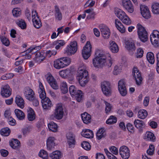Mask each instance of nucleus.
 Wrapping results in <instances>:
<instances>
[{
	"mask_svg": "<svg viewBox=\"0 0 159 159\" xmlns=\"http://www.w3.org/2000/svg\"><path fill=\"white\" fill-rule=\"evenodd\" d=\"M39 155L43 159H47L48 157L47 152L43 149L40 151L39 153Z\"/></svg>",
	"mask_w": 159,
	"mask_h": 159,
	"instance_id": "49",
	"label": "nucleus"
},
{
	"mask_svg": "<svg viewBox=\"0 0 159 159\" xmlns=\"http://www.w3.org/2000/svg\"><path fill=\"white\" fill-rule=\"evenodd\" d=\"M125 84V82L124 79H121L119 80L118 82V89H126Z\"/></svg>",
	"mask_w": 159,
	"mask_h": 159,
	"instance_id": "50",
	"label": "nucleus"
},
{
	"mask_svg": "<svg viewBox=\"0 0 159 159\" xmlns=\"http://www.w3.org/2000/svg\"><path fill=\"white\" fill-rule=\"evenodd\" d=\"M152 11L155 14H159V3H154L152 5Z\"/></svg>",
	"mask_w": 159,
	"mask_h": 159,
	"instance_id": "40",
	"label": "nucleus"
},
{
	"mask_svg": "<svg viewBox=\"0 0 159 159\" xmlns=\"http://www.w3.org/2000/svg\"><path fill=\"white\" fill-rule=\"evenodd\" d=\"M67 144L69 148H74L75 145V140H74L71 141H67Z\"/></svg>",
	"mask_w": 159,
	"mask_h": 159,
	"instance_id": "63",
	"label": "nucleus"
},
{
	"mask_svg": "<svg viewBox=\"0 0 159 159\" xmlns=\"http://www.w3.org/2000/svg\"><path fill=\"white\" fill-rule=\"evenodd\" d=\"M77 79L82 86H84L89 80L88 71L86 70L85 67L82 65L78 69Z\"/></svg>",
	"mask_w": 159,
	"mask_h": 159,
	"instance_id": "2",
	"label": "nucleus"
},
{
	"mask_svg": "<svg viewBox=\"0 0 159 159\" xmlns=\"http://www.w3.org/2000/svg\"><path fill=\"white\" fill-rule=\"evenodd\" d=\"M57 53V51L55 50L52 51L48 50L45 53H44L45 57L47 56L48 57H50L52 55H55Z\"/></svg>",
	"mask_w": 159,
	"mask_h": 159,
	"instance_id": "58",
	"label": "nucleus"
},
{
	"mask_svg": "<svg viewBox=\"0 0 159 159\" xmlns=\"http://www.w3.org/2000/svg\"><path fill=\"white\" fill-rule=\"evenodd\" d=\"M92 46L89 41H87L82 50V56L84 59H87L90 56Z\"/></svg>",
	"mask_w": 159,
	"mask_h": 159,
	"instance_id": "7",
	"label": "nucleus"
},
{
	"mask_svg": "<svg viewBox=\"0 0 159 159\" xmlns=\"http://www.w3.org/2000/svg\"><path fill=\"white\" fill-rule=\"evenodd\" d=\"M116 121L117 119L116 117L111 116L107 120L106 123L107 124L111 125L116 123Z\"/></svg>",
	"mask_w": 159,
	"mask_h": 159,
	"instance_id": "47",
	"label": "nucleus"
},
{
	"mask_svg": "<svg viewBox=\"0 0 159 159\" xmlns=\"http://www.w3.org/2000/svg\"><path fill=\"white\" fill-rule=\"evenodd\" d=\"M95 3V2L93 0H88L85 3L84 7L85 8L88 7H91L93 6Z\"/></svg>",
	"mask_w": 159,
	"mask_h": 159,
	"instance_id": "56",
	"label": "nucleus"
},
{
	"mask_svg": "<svg viewBox=\"0 0 159 159\" xmlns=\"http://www.w3.org/2000/svg\"><path fill=\"white\" fill-rule=\"evenodd\" d=\"M24 93L26 98L29 100H31L34 96V92L29 87H27L25 89Z\"/></svg>",
	"mask_w": 159,
	"mask_h": 159,
	"instance_id": "17",
	"label": "nucleus"
},
{
	"mask_svg": "<svg viewBox=\"0 0 159 159\" xmlns=\"http://www.w3.org/2000/svg\"><path fill=\"white\" fill-rule=\"evenodd\" d=\"M77 43L75 41L71 42L70 46L67 47L65 53L69 55L73 54L77 50Z\"/></svg>",
	"mask_w": 159,
	"mask_h": 159,
	"instance_id": "11",
	"label": "nucleus"
},
{
	"mask_svg": "<svg viewBox=\"0 0 159 159\" xmlns=\"http://www.w3.org/2000/svg\"><path fill=\"white\" fill-rule=\"evenodd\" d=\"M147 58L148 61L151 64H153L155 62V59L153 53L148 52L147 54Z\"/></svg>",
	"mask_w": 159,
	"mask_h": 159,
	"instance_id": "41",
	"label": "nucleus"
},
{
	"mask_svg": "<svg viewBox=\"0 0 159 159\" xmlns=\"http://www.w3.org/2000/svg\"><path fill=\"white\" fill-rule=\"evenodd\" d=\"M1 40L4 45L6 46H8L10 45V42L9 39L4 36L0 37Z\"/></svg>",
	"mask_w": 159,
	"mask_h": 159,
	"instance_id": "54",
	"label": "nucleus"
},
{
	"mask_svg": "<svg viewBox=\"0 0 159 159\" xmlns=\"http://www.w3.org/2000/svg\"><path fill=\"white\" fill-rule=\"evenodd\" d=\"M71 59L67 57L61 58L54 62V66L57 69H60L69 65L70 63Z\"/></svg>",
	"mask_w": 159,
	"mask_h": 159,
	"instance_id": "3",
	"label": "nucleus"
},
{
	"mask_svg": "<svg viewBox=\"0 0 159 159\" xmlns=\"http://www.w3.org/2000/svg\"><path fill=\"white\" fill-rule=\"evenodd\" d=\"M147 153L149 155H152L154 153V147L153 145H150L149 148L147 150Z\"/></svg>",
	"mask_w": 159,
	"mask_h": 159,
	"instance_id": "55",
	"label": "nucleus"
},
{
	"mask_svg": "<svg viewBox=\"0 0 159 159\" xmlns=\"http://www.w3.org/2000/svg\"><path fill=\"white\" fill-rule=\"evenodd\" d=\"M128 131L130 132H133L134 130V128L133 125L130 123H128L126 125Z\"/></svg>",
	"mask_w": 159,
	"mask_h": 159,
	"instance_id": "64",
	"label": "nucleus"
},
{
	"mask_svg": "<svg viewBox=\"0 0 159 159\" xmlns=\"http://www.w3.org/2000/svg\"><path fill=\"white\" fill-rule=\"evenodd\" d=\"M15 113L16 117L19 120H21L25 118V115L21 110L18 109H16L15 110Z\"/></svg>",
	"mask_w": 159,
	"mask_h": 159,
	"instance_id": "35",
	"label": "nucleus"
},
{
	"mask_svg": "<svg viewBox=\"0 0 159 159\" xmlns=\"http://www.w3.org/2000/svg\"><path fill=\"white\" fill-rule=\"evenodd\" d=\"M55 15L57 19L59 20H60L62 19V15L61 12L60 11L58 7L55 6Z\"/></svg>",
	"mask_w": 159,
	"mask_h": 159,
	"instance_id": "44",
	"label": "nucleus"
},
{
	"mask_svg": "<svg viewBox=\"0 0 159 159\" xmlns=\"http://www.w3.org/2000/svg\"><path fill=\"white\" fill-rule=\"evenodd\" d=\"M40 48V47L39 46H37L34 48H30L26 51L21 52L20 53V55L21 56H25L27 54L29 53H34L39 49Z\"/></svg>",
	"mask_w": 159,
	"mask_h": 159,
	"instance_id": "23",
	"label": "nucleus"
},
{
	"mask_svg": "<svg viewBox=\"0 0 159 159\" xmlns=\"http://www.w3.org/2000/svg\"><path fill=\"white\" fill-rule=\"evenodd\" d=\"M109 49L113 53H116L119 51V48L117 44L114 41L110 42Z\"/></svg>",
	"mask_w": 159,
	"mask_h": 159,
	"instance_id": "29",
	"label": "nucleus"
},
{
	"mask_svg": "<svg viewBox=\"0 0 159 159\" xmlns=\"http://www.w3.org/2000/svg\"><path fill=\"white\" fill-rule=\"evenodd\" d=\"M46 76L47 81L53 89H58L59 86L57 82L51 74H48Z\"/></svg>",
	"mask_w": 159,
	"mask_h": 159,
	"instance_id": "13",
	"label": "nucleus"
},
{
	"mask_svg": "<svg viewBox=\"0 0 159 159\" xmlns=\"http://www.w3.org/2000/svg\"><path fill=\"white\" fill-rule=\"evenodd\" d=\"M32 130V127L30 126L22 129V132L23 136L25 137L27 134L30 133Z\"/></svg>",
	"mask_w": 159,
	"mask_h": 159,
	"instance_id": "46",
	"label": "nucleus"
},
{
	"mask_svg": "<svg viewBox=\"0 0 159 159\" xmlns=\"http://www.w3.org/2000/svg\"><path fill=\"white\" fill-rule=\"evenodd\" d=\"M15 102L17 106L21 108H23L24 107V101L20 96H17L16 98Z\"/></svg>",
	"mask_w": 159,
	"mask_h": 159,
	"instance_id": "26",
	"label": "nucleus"
},
{
	"mask_svg": "<svg viewBox=\"0 0 159 159\" xmlns=\"http://www.w3.org/2000/svg\"><path fill=\"white\" fill-rule=\"evenodd\" d=\"M81 118L84 123L88 124L91 122V116L86 112L81 114Z\"/></svg>",
	"mask_w": 159,
	"mask_h": 159,
	"instance_id": "27",
	"label": "nucleus"
},
{
	"mask_svg": "<svg viewBox=\"0 0 159 159\" xmlns=\"http://www.w3.org/2000/svg\"><path fill=\"white\" fill-rule=\"evenodd\" d=\"M16 25L22 29L26 28V24L25 21L23 19H18L15 21Z\"/></svg>",
	"mask_w": 159,
	"mask_h": 159,
	"instance_id": "34",
	"label": "nucleus"
},
{
	"mask_svg": "<svg viewBox=\"0 0 159 159\" xmlns=\"http://www.w3.org/2000/svg\"><path fill=\"white\" fill-rule=\"evenodd\" d=\"M30 101L32 102L33 105L35 107H37L39 105V102L38 99L34 96L31 100H29Z\"/></svg>",
	"mask_w": 159,
	"mask_h": 159,
	"instance_id": "62",
	"label": "nucleus"
},
{
	"mask_svg": "<svg viewBox=\"0 0 159 159\" xmlns=\"http://www.w3.org/2000/svg\"><path fill=\"white\" fill-rule=\"evenodd\" d=\"M133 74L136 80V84L139 85L141 84L142 81V78L141 74L139 71L137 67H134L133 69Z\"/></svg>",
	"mask_w": 159,
	"mask_h": 159,
	"instance_id": "14",
	"label": "nucleus"
},
{
	"mask_svg": "<svg viewBox=\"0 0 159 159\" xmlns=\"http://www.w3.org/2000/svg\"><path fill=\"white\" fill-rule=\"evenodd\" d=\"M69 91L71 95L74 96L78 102L81 101L83 97L81 90L78 89L74 86L71 85L69 87Z\"/></svg>",
	"mask_w": 159,
	"mask_h": 159,
	"instance_id": "6",
	"label": "nucleus"
},
{
	"mask_svg": "<svg viewBox=\"0 0 159 159\" xmlns=\"http://www.w3.org/2000/svg\"><path fill=\"white\" fill-rule=\"evenodd\" d=\"M101 34L105 39H107L110 36V32L109 28L106 25L102 24L99 26Z\"/></svg>",
	"mask_w": 159,
	"mask_h": 159,
	"instance_id": "15",
	"label": "nucleus"
},
{
	"mask_svg": "<svg viewBox=\"0 0 159 159\" xmlns=\"http://www.w3.org/2000/svg\"><path fill=\"white\" fill-rule=\"evenodd\" d=\"M82 147L86 150H89L91 149V146L89 142L84 141L81 144Z\"/></svg>",
	"mask_w": 159,
	"mask_h": 159,
	"instance_id": "52",
	"label": "nucleus"
},
{
	"mask_svg": "<svg viewBox=\"0 0 159 159\" xmlns=\"http://www.w3.org/2000/svg\"><path fill=\"white\" fill-rule=\"evenodd\" d=\"M49 157L51 159H60L62 157V155L60 151L57 150L50 154Z\"/></svg>",
	"mask_w": 159,
	"mask_h": 159,
	"instance_id": "31",
	"label": "nucleus"
},
{
	"mask_svg": "<svg viewBox=\"0 0 159 159\" xmlns=\"http://www.w3.org/2000/svg\"><path fill=\"white\" fill-rule=\"evenodd\" d=\"M143 50L141 48H138L135 53V57L136 58H141L143 57Z\"/></svg>",
	"mask_w": 159,
	"mask_h": 159,
	"instance_id": "48",
	"label": "nucleus"
},
{
	"mask_svg": "<svg viewBox=\"0 0 159 159\" xmlns=\"http://www.w3.org/2000/svg\"><path fill=\"white\" fill-rule=\"evenodd\" d=\"M140 9L141 14L144 18L148 19L150 17V12L147 6L141 5L140 6Z\"/></svg>",
	"mask_w": 159,
	"mask_h": 159,
	"instance_id": "19",
	"label": "nucleus"
},
{
	"mask_svg": "<svg viewBox=\"0 0 159 159\" xmlns=\"http://www.w3.org/2000/svg\"><path fill=\"white\" fill-rule=\"evenodd\" d=\"M102 90L104 95L107 96L111 94V89L110 83L107 81H104L101 83Z\"/></svg>",
	"mask_w": 159,
	"mask_h": 159,
	"instance_id": "10",
	"label": "nucleus"
},
{
	"mask_svg": "<svg viewBox=\"0 0 159 159\" xmlns=\"http://www.w3.org/2000/svg\"><path fill=\"white\" fill-rule=\"evenodd\" d=\"M67 141H71L75 140V135L71 133H69L66 134Z\"/></svg>",
	"mask_w": 159,
	"mask_h": 159,
	"instance_id": "60",
	"label": "nucleus"
},
{
	"mask_svg": "<svg viewBox=\"0 0 159 159\" xmlns=\"http://www.w3.org/2000/svg\"><path fill=\"white\" fill-rule=\"evenodd\" d=\"M104 103L106 106V113H108L110 111L112 108V106L110 103H108L106 101H104Z\"/></svg>",
	"mask_w": 159,
	"mask_h": 159,
	"instance_id": "57",
	"label": "nucleus"
},
{
	"mask_svg": "<svg viewBox=\"0 0 159 159\" xmlns=\"http://www.w3.org/2000/svg\"><path fill=\"white\" fill-rule=\"evenodd\" d=\"M138 37L141 41L145 42L148 40V34L144 27L138 24L137 26Z\"/></svg>",
	"mask_w": 159,
	"mask_h": 159,
	"instance_id": "4",
	"label": "nucleus"
},
{
	"mask_svg": "<svg viewBox=\"0 0 159 159\" xmlns=\"http://www.w3.org/2000/svg\"><path fill=\"white\" fill-rule=\"evenodd\" d=\"M45 57L44 53L43 52H38L35 55V59L37 62H41L45 59Z\"/></svg>",
	"mask_w": 159,
	"mask_h": 159,
	"instance_id": "25",
	"label": "nucleus"
},
{
	"mask_svg": "<svg viewBox=\"0 0 159 159\" xmlns=\"http://www.w3.org/2000/svg\"><path fill=\"white\" fill-rule=\"evenodd\" d=\"M96 135L97 138L99 140L104 138L106 135L105 129L103 128H101L99 129L98 130Z\"/></svg>",
	"mask_w": 159,
	"mask_h": 159,
	"instance_id": "30",
	"label": "nucleus"
},
{
	"mask_svg": "<svg viewBox=\"0 0 159 159\" xmlns=\"http://www.w3.org/2000/svg\"><path fill=\"white\" fill-rule=\"evenodd\" d=\"M144 139L147 140L154 142L155 140V137L152 133L147 132L145 134Z\"/></svg>",
	"mask_w": 159,
	"mask_h": 159,
	"instance_id": "33",
	"label": "nucleus"
},
{
	"mask_svg": "<svg viewBox=\"0 0 159 159\" xmlns=\"http://www.w3.org/2000/svg\"><path fill=\"white\" fill-rule=\"evenodd\" d=\"M81 135L89 139L92 138L93 136V131L88 129L83 130Z\"/></svg>",
	"mask_w": 159,
	"mask_h": 159,
	"instance_id": "24",
	"label": "nucleus"
},
{
	"mask_svg": "<svg viewBox=\"0 0 159 159\" xmlns=\"http://www.w3.org/2000/svg\"><path fill=\"white\" fill-rule=\"evenodd\" d=\"M148 112L144 110H140L138 112V116L139 118L144 119L148 116Z\"/></svg>",
	"mask_w": 159,
	"mask_h": 159,
	"instance_id": "37",
	"label": "nucleus"
},
{
	"mask_svg": "<svg viewBox=\"0 0 159 159\" xmlns=\"http://www.w3.org/2000/svg\"><path fill=\"white\" fill-rule=\"evenodd\" d=\"M32 17L33 25L37 29L39 28L42 26V23L38 16V13L35 10L32 11Z\"/></svg>",
	"mask_w": 159,
	"mask_h": 159,
	"instance_id": "8",
	"label": "nucleus"
},
{
	"mask_svg": "<svg viewBox=\"0 0 159 159\" xmlns=\"http://www.w3.org/2000/svg\"><path fill=\"white\" fill-rule=\"evenodd\" d=\"M11 132L10 129L7 127L2 129L0 131L1 134L3 136H7Z\"/></svg>",
	"mask_w": 159,
	"mask_h": 159,
	"instance_id": "45",
	"label": "nucleus"
},
{
	"mask_svg": "<svg viewBox=\"0 0 159 159\" xmlns=\"http://www.w3.org/2000/svg\"><path fill=\"white\" fill-rule=\"evenodd\" d=\"M38 93L39 94V96L40 98L43 100V99L47 98L46 97V93L44 90V87L40 82L39 83V88L38 90Z\"/></svg>",
	"mask_w": 159,
	"mask_h": 159,
	"instance_id": "21",
	"label": "nucleus"
},
{
	"mask_svg": "<svg viewBox=\"0 0 159 159\" xmlns=\"http://www.w3.org/2000/svg\"><path fill=\"white\" fill-rule=\"evenodd\" d=\"M95 57L93 59V63L94 67L103 66L106 62L109 67L111 66L112 63L109 53L97 50L95 52Z\"/></svg>",
	"mask_w": 159,
	"mask_h": 159,
	"instance_id": "1",
	"label": "nucleus"
},
{
	"mask_svg": "<svg viewBox=\"0 0 159 159\" xmlns=\"http://www.w3.org/2000/svg\"><path fill=\"white\" fill-rule=\"evenodd\" d=\"M65 44L63 40H58L54 42L53 44L56 45L55 48L58 50L61 47L63 46Z\"/></svg>",
	"mask_w": 159,
	"mask_h": 159,
	"instance_id": "42",
	"label": "nucleus"
},
{
	"mask_svg": "<svg viewBox=\"0 0 159 159\" xmlns=\"http://www.w3.org/2000/svg\"><path fill=\"white\" fill-rule=\"evenodd\" d=\"M134 123L135 126L137 128L139 129L140 131H141L142 128L144 125V123L143 121L138 119L135 120L134 121Z\"/></svg>",
	"mask_w": 159,
	"mask_h": 159,
	"instance_id": "38",
	"label": "nucleus"
},
{
	"mask_svg": "<svg viewBox=\"0 0 159 159\" xmlns=\"http://www.w3.org/2000/svg\"><path fill=\"white\" fill-rule=\"evenodd\" d=\"M121 20L124 24L127 25H129L131 23V20L127 15H126Z\"/></svg>",
	"mask_w": 159,
	"mask_h": 159,
	"instance_id": "51",
	"label": "nucleus"
},
{
	"mask_svg": "<svg viewBox=\"0 0 159 159\" xmlns=\"http://www.w3.org/2000/svg\"><path fill=\"white\" fill-rule=\"evenodd\" d=\"M20 10L18 8H14L12 11V13L13 16L17 17L20 16L21 14Z\"/></svg>",
	"mask_w": 159,
	"mask_h": 159,
	"instance_id": "53",
	"label": "nucleus"
},
{
	"mask_svg": "<svg viewBox=\"0 0 159 159\" xmlns=\"http://www.w3.org/2000/svg\"><path fill=\"white\" fill-rule=\"evenodd\" d=\"M60 89L63 93L65 94L67 93L68 91V87L65 82L63 81L61 82Z\"/></svg>",
	"mask_w": 159,
	"mask_h": 159,
	"instance_id": "43",
	"label": "nucleus"
},
{
	"mask_svg": "<svg viewBox=\"0 0 159 159\" xmlns=\"http://www.w3.org/2000/svg\"><path fill=\"white\" fill-rule=\"evenodd\" d=\"M119 153L123 159H128L130 157V150L125 146H122L119 149Z\"/></svg>",
	"mask_w": 159,
	"mask_h": 159,
	"instance_id": "12",
	"label": "nucleus"
},
{
	"mask_svg": "<svg viewBox=\"0 0 159 159\" xmlns=\"http://www.w3.org/2000/svg\"><path fill=\"white\" fill-rule=\"evenodd\" d=\"M64 114L63 104L61 102L57 104L54 113V117L57 120H61Z\"/></svg>",
	"mask_w": 159,
	"mask_h": 159,
	"instance_id": "5",
	"label": "nucleus"
},
{
	"mask_svg": "<svg viewBox=\"0 0 159 159\" xmlns=\"http://www.w3.org/2000/svg\"><path fill=\"white\" fill-rule=\"evenodd\" d=\"M150 38L152 44L156 47H159V32L156 30H153Z\"/></svg>",
	"mask_w": 159,
	"mask_h": 159,
	"instance_id": "9",
	"label": "nucleus"
},
{
	"mask_svg": "<svg viewBox=\"0 0 159 159\" xmlns=\"http://www.w3.org/2000/svg\"><path fill=\"white\" fill-rule=\"evenodd\" d=\"M49 130L52 132H55L57 130V124L53 122H51L48 125Z\"/></svg>",
	"mask_w": 159,
	"mask_h": 159,
	"instance_id": "39",
	"label": "nucleus"
},
{
	"mask_svg": "<svg viewBox=\"0 0 159 159\" xmlns=\"http://www.w3.org/2000/svg\"><path fill=\"white\" fill-rule=\"evenodd\" d=\"M110 151L113 154L117 155L118 154V149L114 146L111 147L109 148Z\"/></svg>",
	"mask_w": 159,
	"mask_h": 159,
	"instance_id": "61",
	"label": "nucleus"
},
{
	"mask_svg": "<svg viewBox=\"0 0 159 159\" xmlns=\"http://www.w3.org/2000/svg\"><path fill=\"white\" fill-rule=\"evenodd\" d=\"M20 142L17 139H12L10 142V146L13 149H17L20 146Z\"/></svg>",
	"mask_w": 159,
	"mask_h": 159,
	"instance_id": "32",
	"label": "nucleus"
},
{
	"mask_svg": "<svg viewBox=\"0 0 159 159\" xmlns=\"http://www.w3.org/2000/svg\"><path fill=\"white\" fill-rule=\"evenodd\" d=\"M42 106L44 109H49L52 106V103L49 98L48 97L41 100Z\"/></svg>",
	"mask_w": 159,
	"mask_h": 159,
	"instance_id": "22",
	"label": "nucleus"
},
{
	"mask_svg": "<svg viewBox=\"0 0 159 159\" xmlns=\"http://www.w3.org/2000/svg\"><path fill=\"white\" fill-rule=\"evenodd\" d=\"M122 5L130 13L134 11V8L130 0H121Z\"/></svg>",
	"mask_w": 159,
	"mask_h": 159,
	"instance_id": "18",
	"label": "nucleus"
},
{
	"mask_svg": "<svg viewBox=\"0 0 159 159\" xmlns=\"http://www.w3.org/2000/svg\"><path fill=\"white\" fill-rule=\"evenodd\" d=\"M115 13L116 16L120 20L127 15L124 11L119 8L116 9Z\"/></svg>",
	"mask_w": 159,
	"mask_h": 159,
	"instance_id": "28",
	"label": "nucleus"
},
{
	"mask_svg": "<svg viewBox=\"0 0 159 159\" xmlns=\"http://www.w3.org/2000/svg\"><path fill=\"white\" fill-rule=\"evenodd\" d=\"M10 88L7 84L2 85V86L1 92V95L3 97H8L10 96L11 94Z\"/></svg>",
	"mask_w": 159,
	"mask_h": 159,
	"instance_id": "16",
	"label": "nucleus"
},
{
	"mask_svg": "<svg viewBox=\"0 0 159 159\" xmlns=\"http://www.w3.org/2000/svg\"><path fill=\"white\" fill-rule=\"evenodd\" d=\"M55 139L54 137H49L48 138L46 141L48 150H51L54 148L55 146Z\"/></svg>",
	"mask_w": 159,
	"mask_h": 159,
	"instance_id": "20",
	"label": "nucleus"
},
{
	"mask_svg": "<svg viewBox=\"0 0 159 159\" xmlns=\"http://www.w3.org/2000/svg\"><path fill=\"white\" fill-rule=\"evenodd\" d=\"M27 118L30 121H32L35 119V115L34 111L31 108H30L28 111Z\"/></svg>",
	"mask_w": 159,
	"mask_h": 159,
	"instance_id": "36",
	"label": "nucleus"
},
{
	"mask_svg": "<svg viewBox=\"0 0 159 159\" xmlns=\"http://www.w3.org/2000/svg\"><path fill=\"white\" fill-rule=\"evenodd\" d=\"M126 47L129 50L134 49L135 46L134 44L132 42H126Z\"/></svg>",
	"mask_w": 159,
	"mask_h": 159,
	"instance_id": "59",
	"label": "nucleus"
}]
</instances>
